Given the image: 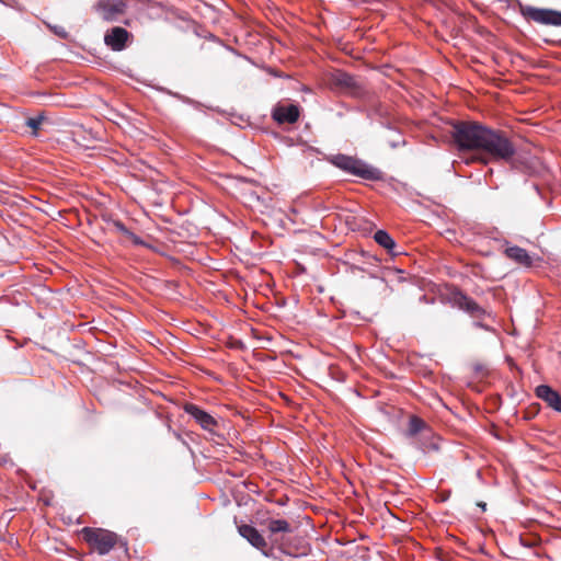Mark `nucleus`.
I'll return each instance as SVG.
<instances>
[{
    "label": "nucleus",
    "mask_w": 561,
    "mask_h": 561,
    "mask_svg": "<svg viewBox=\"0 0 561 561\" xmlns=\"http://www.w3.org/2000/svg\"><path fill=\"white\" fill-rule=\"evenodd\" d=\"M505 255L516 262L517 264L529 267L533 265V259L527 252V250L513 245L505 249Z\"/></svg>",
    "instance_id": "f8f14e48"
},
{
    "label": "nucleus",
    "mask_w": 561,
    "mask_h": 561,
    "mask_svg": "<svg viewBox=\"0 0 561 561\" xmlns=\"http://www.w3.org/2000/svg\"><path fill=\"white\" fill-rule=\"evenodd\" d=\"M184 411L190 416H192L199 426L208 432H213L215 426H217V421L206 411L202 410L199 407L193 403H186L184 405Z\"/></svg>",
    "instance_id": "0eeeda50"
},
{
    "label": "nucleus",
    "mask_w": 561,
    "mask_h": 561,
    "mask_svg": "<svg viewBox=\"0 0 561 561\" xmlns=\"http://www.w3.org/2000/svg\"><path fill=\"white\" fill-rule=\"evenodd\" d=\"M519 12L525 19L538 24L561 26V11L519 3Z\"/></svg>",
    "instance_id": "20e7f679"
},
{
    "label": "nucleus",
    "mask_w": 561,
    "mask_h": 561,
    "mask_svg": "<svg viewBox=\"0 0 561 561\" xmlns=\"http://www.w3.org/2000/svg\"><path fill=\"white\" fill-rule=\"evenodd\" d=\"M96 11L106 21H116L125 12L126 3L123 0H100Z\"/></svg>",
    "instance_id": "423d86ee"
},
{
    "label": "nucleus",
    "mask_w": 561,
    "mask_h": 561,
    "mask_svg": "<svg viewBox=\"0 0 561 561\" xmlns=\"http://www.w3.org/2000/svg\"><path fill=\"white\" fill-rule=\"evenodd\" d=\"M374 240L382 248L387 249L393 254L392 250L396 247V241L386 230H378L374 234Z\"/></svg>",
    "instance_id": "2eb2a0df"
},
{
    "label": "nucleus",
    "mask_w": 561,
    "mask_h": 561,
    "mask_svg": "<svg viewBox=\"0 0 561 561\" xmlns=\"http://www.w3.org/2000/svg\"><path fill=\"white\" fill-rule=\"evenodd\" d=\"M128 238L133 241L134 244H137V245L145 244V242L140 239V237L135 234L134 232H130Z\"/></svg>",
    "instance_id": "412c9836"
},
{
    "label": "nucleus",
    "mask_w": 561,
    "mask_h": 561,
    "mask_svg": "<svg viewBox=\"0 0 561 561\" xmlns=\"http://www.w3.org/2000/svg\"><path fill=\"white\" fill-rule=\"evenodd\" d=\"M488 319H473L472 325L486 332H494L492 325L486 322Z\"/></svg>",
    "instance_id": "6ab92c4d"
},
{
    "label": "nucleus",
    "mask_w": 561,
    "mask_h": 561,
    "mask_svg": "<svg viewBox=\"0 0 561 561\" xmlns=\"http://www.w3.org/2000/svg\"><path fill=\"white\" fill-rule=\"evenodd\" d=\"M451 302L455 307L468 313L473 319H491L492 322L494 321V316L491 311L479 306L471 297L461 290H456L451 294Z\"/></svg>",
    "instance_id": "39448f33"
},
{
    "label": "nucleus",
    "mask_w": 561,
    "mask_h": 561,
    "mask_svg": "<svg viewBox=\"0 0 561 561\" xmlns=\"http://www.w3.org/2000/svg\"><path fill=\"white\" fill-rule=\"evenodd\" d=\"M333 82L335 85L348 91H354L355 89H357V82L355 78L352 75L344 71H336L333 75Z\"/></svg>",
    "instance_id": "4468645a"
},
{
    "label": "nucleus",
    "mask_w": 561,
    "mask_h": 561,
    "mask_svg": "<svg viewBox=\"0 0 561 561\" xmlns=\"http://www.w3.org/2000/svg\"><path fill=\"white\" fill-rule=\"evenodd\" d=\"M87 542L101 556L107 554L118 541V536L103 528L85 527L82 530Z\"/></svg>",
    "instance_id": "7ed1b4c3"
},
{
    "label": "nucleus",
    "mask_w": 561,
    "mask_h": 561,
    "mask_svg": "<svg viewBox=\"0 0 561 561\" xmlns=\"http://www.w3.org/2000/svg\"><path fill=\"white\" fill-rule=\"evenodd\" d=\"M479 506L482 507V510H485V503H480Z\"/></svg>",
    "instance_id": "4be33fe9"
},
{
    "label": "nucleus",
    "mask_w": 561,
    "mask_h": 561,
    "mask_svg": "<svg viewBox=\"0 0 561 561\" xmlns=\"http://www.w3.org/2000/svg\"><path fill=\"white\" fill-rule=\"evenodd\" d=\"M430 447H433L434 449H436V448H437V446H436L435 444H433V443H432V444H430Z\"/></svg>",
    "instance_id": "b1692460"
},
{
    "label": "nucleus",
    "mask_w": 561,
    "mask_h": 561,
    "mask_svg": "<svg viewBox=\"0 0 561 561\" xmlns=\"http://www.w3.org/2000/svg\"><path fill=\"white\" fill-rule=\"evenodd\" d=\"M113 225H114V227L116 228L117 231L122 232L123 234H125L127 237L131 232L130 230H128L126 228V226L122 221L116 220V221L113 222Z\"/></svg>",
    "instance_id": "aec40b11"
},
{
    "label": "nucleus",
    "mask_w": 561,
    "mask_h": 561,
    "mask_svg": "<svg viewBox=\"0 0 561 561\" xmlns=\"http://www.w3.org/2000/svg\"><path fill=\"white\" fill-rule=\"evenodd\" d=\"M44 119L45 116L43 114H39L34 117H28L25 122V125L33 129V135H37V129L39 128Z\"/></svg>",
    "instance_id": "f3484780"
},
{
    "label": "nucleus",
    "mask_w": 561,
    "mask_h": 561,
    "mask_svg": "<svg viewBox=\"0 0 561 561\" xmlns=\"http://www.w3.org/2000/svg\"><path fill=\"white\" fill-rule=\"evenodd\" d=\"M299 106L296 104L277 105L273 108L272 117L278 124H294L299 118Z\"/></svg>",
    "instance_id": "6e6552de"
},
{
    "label": "nucleus",
    "mask_w": 561,
    "mask_h": 561,
    "mask_svg": "<svg viewBox=\"0 0 561 561\" xmlns=\"http://www.w3.org/2000/svg\"><path fill=\"white\" fill-rule=\"evenodd\" d=\"M328 161L345 173L364 180L379 181L382 179V172L379 169L352 156L343 153L332 154L328 158Z\"/></svg>",
    "instance_id": "f03ea898"
},
{
    "label": "nucleus",
    "mask_w": 561,
    "mask_h": 561,
    "mask_svg": "<svg viewBox=\"0 0 561 561\" xmlns=\"http://www.w3.org/2000/svg\"><path fill=\"white\" fill-rule=\"evenodd\" d=\"M1 3L8 4L5 0H0Z\"/></svg>",
    "instance_id": "393cba45"
},
{
    "label": "nucleus",
    "mask_w": 561,
    "mask_h": 561,
    "mask_svg": "<svg viewBox=\"0 0 561 561\" xmlns=\"http://www.w3.org/2000/svg\"><path fill=\"white\" fill-rule=\"evenodd\" d=\"M536 396L547 403L549 408L561 413V396L548 385H539L535 390Z\"/></svg>",
    "instance_id": "9b49d317"
},
{
    "label": "nucleus",
    "mask_w": 561,
    "mask_h": 561,
    "mask_svg": "<svg viewBox=\"0 0 561 561\" xmlns=\"http://www.w3.org/2000/svg\"><path fill=\"white\" fill-rule=\"evenodd\" d=\"M174 96H176L178 99L184 100V98L179 94H174Z\"/></svg>",
    "instance_id": "5701e85b"
},
{
    "label": "nucleus",
    "mask_w": 561,
    "mask_h": 561,
    "mask_svg": "<svg viewBox=\"0 0 561 561\" xmlns=\"http://www.w3.org/2000/svg\"><path fill=\"white\" fill-rule=\"evenodd\" d=\"M417 434L431 435V428L419 416L412 415L409 420V426L407 431L408 437H415Z\"/></svg>",
    "instance_id": "ddd939ff"
},
{
    "label": "nucleus",
    "mask_w": 561,
    "mask_h": 561,
    "mask_svg": "<svg viewBox=\"0 0 561 561\" xmlns=\"http://www.w3.org/2000/svg\"><path fill=\"white\" fill-rule=\"evenodd\" d=\"M238 531L240 536L244 538L252 547L267 556L265 552V548L267 546L266 540L255 527L251 525H241L238 527Z\"/></svg>",
    "instance_id": "1a4fd4ad"
},
{
    "label": "nucleus",
    "mask_w": 561,
    "mask_h": 561,
    "mask_svg": "<svg viewBox=\"0 0 561 561\" xmlns=\"http://www.w3.org/2000/svg\"><path fill=\"white\" fill-rule=\"evenodd\" d=\"M267 529L270 531L271 537H273L279 533H290L291 531V527L286 519L268 520Z\"/></svg>",
    "instance_id": "dca6fc26"
},
{
    "label": "nucleus",
    "mask_w": 561,
    "mask_h": 561,
    "mask_svg": "<svg viewBox=\"0 0 561 561\" xmlns=\"http://www.w3.org/2000/svg\"><path fill=\"white\" fill-rule=\"evenodd\" d=\"M46 25L59 38H62V39L68 38L69 34L64 26L57 25V24H49V23H47Z\"/></svg>",
    "instance_id": "a211bd4d"
},
{
    "label": "nucleus",
    "mask_w": 561,
    "mask_h": 561,
    "mask_svg": "<svg viewBox=\"0 0 561 561\" xmlns=\"http://www.w3.org/2000/svg\"><path fill=\"white\" fill-rule=\"evenodd\" d=\"M128 36L129 33L125 28L116 26L105 34L104 43L111 49L119 51L125 48Z\"/></svg>",
    "instance_id": "9d476101"
},
{
    "label": "nucleus",
    "mask_w": 561,
    "mask_h": 561,
    "mask_svg": "<svg viewBox=\"0 0 561 561\" xmlns=\"http://www.w3.org/2000/svg\"><path fill=\"white\" fill-rule=\"evenodd\" d=\"M450 136L459 151L483 152L493 161L511 162L516 154V146L504 131L477 122H454Z\"/></svg>",
    "instance_id": "f257e3e1"
}]
</instances>
